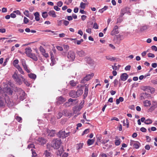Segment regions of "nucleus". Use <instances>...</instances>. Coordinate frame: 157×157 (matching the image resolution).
I'll return each instance as SVG.
<instances>
[{"label": "nucleus", "mask_w": 157, "mask_h": 157, "mask_svg": "<svg viewBox=\"0 0 157 157\" xmlns=\"http://www.w3.org/2000/svg\"><path fill=\"white\" fill-rule=\"evenodd\" d=\"M12 77L17 83L19 85L21 84L22 81L24 80V78L22 75H18L16 71L14 72Z\"/></svg>", "instance_id": "nucleus-1"}, {"label": "nucleus", "mask_w": 157, "mask_h": 157, "mask_svg": "<svg viewBox=\"0 0 157 157\" xmlns=\"http://www.w3.org/2000/svg\"><path fill=\"white\" fill-rule=\"evenodd\" d=\"M13 93V91L9 87L4 88L3 90L0 89V93L2 94L3 97H7L8 95H11Z\"/></svg>", "instance_id": "nucleus-2"}, {"label": "nucleus", "mask_w": 157, "mask_h": 157, "mask_svg": "<svg viewBox=\"0 0 157 157\" xmlns=\"http://www.w3.org/2000/svg\"><path fill=\"white\" fill-rule=\"evenodd\" d=\"M61 143V141L60 140H54L51 143V146L54 149H57L59 147Z\"/></svg>", "instance_id": "nucleus-3"}, {"label": "nucleus", "mask_w": 157, "mask_h": 157, "mask_svg": "<svg viewBox=\"0 0 157 157\" xmlns=\"http://www.w3.org/2000/svg\"><path fill=\"white\" fill-rule=\"evenodd\" d=\"M18 92L19 94V99L21 101H23L26 98V94L25 91L21 89L18 88L17 89Z\"/></svg>", "instance_id": "nucleus-4"}, {"label": "nucleus", "mask_w": 157, "mask_h": 157, "mask_svg": "<svg viewBox=\"0 0 157 157\" xmlns=\"http://www.w3.org/2000/svg\"><path fill=\"white\" fill-rule=\"evenodd\" d=\"M94 75V74L93 73L87 75L86 77L81 80V83H85L87 81L89 80Z\"/></svg>", "instance_id": "nucleus-5"}, {"label": "nucleus", "mask_w": 157, "mask_h": 157, "mask_svg": "<svg viewBox=\"0 0 157 157\" xmlns=\"http://www.w3.org/2000/svg\"><path fill=\"white\" fill-rule=\"evenodd\" d=\"M67 57L69 61H73L75 58V54L72 51H70L67 54Z\"/></svg>", "instance_id": "nucleus-6"}, {"label": "nucleus", "mask_w": 157, "mask_h": 157, "mask_svg": "<svg viewBox=\"0 0 157 157\" xmlns=\"http://www.w3.org/2000/svg\"><path fill=\"white\" fill-rule=\"evenodd\" d=\"M70 132L66 133L65 131H60L58 133V136L59 138H65L69 135Z\"/></svg>", "instance_id": "nucleus-7"}, {"label": "nucleus", "mask_w": 157, "mask_h": 157, "mask_svg": "<svg viewBox=\"0 0 157 157\" xmlns=\"http://www.w3.org/2000/svg\"><path fill=\"white\" fill-rule=\"evenodd\" d=\"M140 145V144L138 141L130 140V145L131 146H133L136 149H138Z\"/></svg>", "instance_id": "nucleus-8"}, {"label": "nucleus", "mask_w": 157, "mask_h": 157, "mask_svg": "<svg viewBox=\"0 0 157 157\" xmlns=\"http://www.w3.org/2000/svg\"><path fill=\"white\" fill-rule=\"evenodd\" d=\"M118 28V27L117 25H115L114 26L113 30L111 31L110 34L112 36H114L116 34H118L119 32Z\"/></svg>", "instance_id": "nucleus-9"}, {"label": "nucleus", "mask_w": 157, "mask_h": 157, "mask_svg": "<svg viewBox=\"0 0 157 157\" xmlns=\"http://www.w3.org/2000/svg\"><path fill=\"white\" fill-rule=\"evenodd\" d=\"M128 75L126 73H124L121 74L120 77V79L123 81H126L128 78Z\"/></svg>", "instance_id": "nucleus-10"}, {"label": "nucleus", "mask_w": 157, "mask_h": 157, "mask_svg": "<svg viewBox=\"0 0 157 157\" xmlns=\"http://www.w3.org/2000/svg\"><path fill=\"white\" fill-rule=\"evenodd\" d=\"M6 97L3 98L2 96H0V106H3L5 105L6 104Z\"/></svg>", "instance_id": "nucleus-11"}, {"label": "nucleus", "mask_w": 157, "mask_h": 157, "mask_svg": "<svg viewBox=\"0 0 157 157\" xmlns=\"http://www.w3.org/2000/svg\"><path fill=\"white\" fill-rule=\"evenodd\" d=\"M57 102L60 104H62L66 101V99L62 96H60L57 98Z\"/></svg>", "instance_id": "nucleus-12"}, {"label": "nucleus", "mask_w": 157, "mask_h": 157, "mask_svg": "<svg viewBox=\"0 0 157 157\" xmlns=\"http://www.w3.org/2000/svg\"><path fill=\"white\" fill-rule=\"evenodd\" d=\"M6 103L9 107H11L13 105V102L8 97H6Z\"/></svg>", "instance_id": "nucleus-13"}, {"label": "nucleus", "mask_w": 157, "mask_h": 157, "mask_svg": "<svg viewBox=\"0 0 157 157\" xmlns=\"http://www.w3.org/2000/svg\"><path fill=\"white\" fill-rule=\"evenodd\" d=\"M76 53L78 56L79 57H83L85 56L86 53L85 52L82 50H77Z\"/></svg>", "instance_id": "nucleus-14"}, {"label": "nucleus", "mask_w": 157, "mask_h": 157, "mask_svg": "<svg viewBox=\"0 0 157 157\" xmlns=\"http://www.w3.org/2000/svg\"><path fill=\"white\" fill-rule=\"evenodd\" d=\"M85 89L84 90V93L83 95L84 98L85 99L88 95V85L86 84L85 85Z\"/></svg>", "instance_id": "nucleus-15"}, {"label": "nucleus", "mask_w": 157, "mask_h": 157, "mask_svg": "<svg viewBox=\"0 0 157 157\" xmlns=\"http://www.w3.org/2000/svg\"><path fill=\"white\" fill-rule=\"evenodd\" d=\"M63 115L66 117H71V116L72 113L70 112L69 110L64 109L63 111Z\"/></svg>", "instance_id": "nucleus-16"}, {"label": "nucleus", "mask_w": 157, "mask_h": 157, "mask_svg": "<svg viewBox=\"0 0 157 157\" xmlns=\"http://www.w3.org/2000/svg\"><path fill=\"white\" fill-rule=\"evenodd\" d=\"M69 95L70 97L73 98H77L76 92L74 90H72L69 93Z\"/></svg>", "instance_id": "nucleus-17"}, {"label": "nucleus", "mask_w": 157, "mask_h": 157, "mask_svg": "<svg viewBox=\"0 0 157 157\" xmlns=\"http://www.w3.org/2000/svg\"><path fill=\"white\" fill-rule=\"evenodd\" d=\"M37 141L39 144L41 145L44 144L46 143V140L42 137L39 138L38 139Z\"/></svg>", "instance_id": "nucleus-18"}, {"label": "nucleus", "mask_w": 157, "mask_h": 157, "mask_svg": "<svg viewBox=\"0 0 157 157\" xmlns=\"http://www.w3.org/2000/svg\"><path fill=\"white\" fill-rule=\"evenodd\" d=\"M144 90L145 91H147L148 92L152 93L151 91L154 90V88H151V87L148 86L144 87Z\"/></svg>", "instance_id": "nucleus-19"}, {"label": "nucleus", "mask_w": 157, "mask_h": 157, "mask_svg": "<svg viewBox=\"0 0 157 157\" xmlns=\"http://www.w3.org/2000/svg\"><path fill=\"white\" fill-rule=\"evenodd\" d=\"M25 53L27 56H29L31 54L32 50L30 47H28L25 49Z\"/></svg>", "instance_id": "nucleus-20"}, {"label": "nucleus", "mask_w": 157, "mask_h": 157, "mask_svg": "<svg viewBox=\"0 0 157 157\" xmlns=\"http://www.w3.org/2000/svg\"><path fill=\"white\" fill-rule=\"evenodd\" d=\"M51 63H50V65L52 66H53L56 63V61L54 58V56L52 53L51 54Z\"/></svg>", "instance_id": "nucleus-21"}, {"label": "nucleus", "mask_w": 157, "mask_h": 157, "mask_svg": "<svg viewBox=\"0 0 157 157\" xmlns=\"http://www.w3.org/2000/svg\"><path fill=\"white\" fill-rule=\"evenodd\" d=\"M48 15L53 17H56V15L55 13V12L54 10H50L48 12Z\"/></svg>", "instance_id": "nucleus-22"}, {"label": "nucleus", "mask_w": 157, "mask_h": 157, "mask_svg": "<svg viewBox=\"0 0 157 157\" xmlns=\"http://www.w3.org/2000/svg\"><path fill=\"white\" fill-rule=\"evenodd\" d=\"M29 57L32 58L35 61H36L38 60L37 57L34 54L31 53Z\"/></svg>", "instance_id": "nucleus-23"}, {"label": "nucleus", "mask_w": 157, "mask_h": 157, "mask_svg": "<svg viewBox=\"0 0 157 157\" xmlns=\"http://www.w3.org/2000/svg\"><path fill=\"white\" fill-rule=\"evenodd\" d=\"M35 18V20L37 21H38L40 20V15L38 12H36L34 13Z\"/></svg>", "instance_id": "nucleus-24"}, {"label": "nucleus", "mask_w": 157, "mask_h": 157, "mask_svg": "<svg viewBox=\"0 0 157 157\" xmlns=\"http://www.w3.org/2000/svg\"><path fill=\"white\" fill-rule=\"evenodd\" d=\"M76 92L77 97H78L81 96L83 94V91L82 89H80L78 90Z\"/></svg>", "instance_id": "nucleus-25"}, {"label": "nucleus", "mask_w": 157, "mask_h": 157, "mask_svg": "<svg viewBox=\"0 0 157 157\" xmlns=\"http://www.w3.org/2000/svg\"><path fill=\"white\" fill-rule=\"evenodd\" d=\"M95 140L94 139H88L87 141V144L88 146L93 144Z\"/></svg>", "instance_id": "nucleus-26"}, {"label": "nucleus", "mask_w": 157, "mask_h": 157, "mask_svg": "<svg viewBox=\"0 0 157 157\" xmlns=\"http://www.w3.org/2000/svg\"><path fill=\"white\" fill-rule=\"evenodd\" d=\"M144 104L145 106L148 107L151 105V103L148 100H146L144 102Z\"/></svg>", "instance_id": "nucleus-27"}, {"label": "nucleus", "mask_w": 157, "mask_h": 157, "mask_svg": "<svg viewBox=\"0 0 157 157\" xmlns=\"http://www.w3.org/2000/svg\"><path fill=\"white\" fill-rule=\"evenodd\" d=\"M83 145V143L77 144L76 145V148L78 150L80 149L82 147Z\"/></svg>", "instance_id": "nucleus-28"}, {"label": "nucleus", "mask_w": 157, "mask_h": 157, "mask_svg": "<svg viewBox=\"0 0 157 157\" xmlns=\"http://www.w3.org/2000/svg\"><path fill=\"white\" fill-rule=\"evenodd\" d=\"M15 67L18 70L21 74L22 75H24V71H23L21 67L19 65Z\"/></svg>", "instance_id": "nucleus-29"}, {"label": "nucleus", "mask_w": 157, "mask_h": 157, "mask_svg": "<svg viewBox=\"0 0 157 157\" xmlns=\"http://www.w3.org/2000/svg\"><path fill=\"white\" fill-rule=\"evenodd\" d=\"M29 77L33 79H35L36 78V75L33 73H30L28 74Z\"/></svg>", "instance_id": "nucleus-30"}, {"label": "nucleus", "mask_w": 157, "mask_h": 157, "mask_svg": "<svg viewBox=\"0 0 157 157\" xmlns=\"http://www.w3.org/2000/svg\"><path fill=\"white\" fill-rule=\"evenodd\" d=\"M156 107H157V102H153L152 105L151 107V109L154 110Z\"/></svg>", "instance_id": "nucleus-31"}, {"label": "nucleus", "mask_w": 157, "mask_h": 157, "mask_svg": "<svg viewBox=\"0 0 157 157\" xmlns=\"http://www.w3.org/2000/svg\"><path fill=\"white\" fill-rule=\"evenodd\" d=\"M98 142H101L102 141V136L101 135H97L96 136Z\"/></svg>", "instance_id": "nucleus-32"}, {"label": "nucleus", "mask_w": 157, "mask_h": 157, "mask_svg": "<svg viewBox=\"0 0 157 157\" xmlns=\"http://www.w3.org/2000/svg\"><path fill=\"white\" fill-rule=\"evenodd\" d=\"M147 28L148 27L147 26L144 25L141 27L140 30L141 31L143 32L147 29Z\"/></svg>", "instance_id": "nucleus-33"}, {"label": "nucleus", "mask_w": 157, "mask_h": 157, "mask_svg": "<svg viewBox=\"0 0 157 157\" xmlns=\"http://www.w3.org/2000/svg\"><path fill=\"white\" fill-rule=\"evenodd\" d=\"M19 63V61L18 59L14 60L13 63V65L15 67H16L17 66L19 65L18 64Z\"/></svg>", "instance_id": "nucleus-34"}, {"label": "nucleus", "mask_w": 157, "mask_h": 157, "mask_svg": "<svg viewBox=\"0 0 157 157\" xmlns=\"http://www.w3.org/2000/svg\"><path fill=\"white\" fill-rule=\"evenodd\" d=\"M23 67L24 69L27 71V73H29L30 72V71L28 68L27 65L26 64L23 65Z\"/></svg>", "instance_id": "nucleus-35"}, {"label": "nucleus", "mask_w": 157, "mask_h": 157, "mask_svg": "<svg viewBox=\"0 0 157 157\" xmlns=\"http://www.w3.org/2000/svg\"><path fill=\"white\" fill-rule=\"evenodd\" d=\"M152 120L151 119H150L146 120H145V121H144L145 124H151L152 123Z\"/></svg>", "instance_id": "nucleus-36"}, {"label": "nucleus", "mask_w": 157, "mask_h": 157, "mask_svg": "<svg viewBox=\"0 0 157 157\" xmlns=\"http://www.w3.org/2000/svg\"><path fill=\"white\" fill-rule=\"evenodd\" d=\"M70 85L72 86H75L77 84L76 82H75L73 80H71L70 82Z\"/></svg>", "instance_id": "nucleus-37"}, {"label": "nucleus", "mask_w": 157, "mask_h": 157, "mask_svg": "<svg viewBox=\"0 0 157 157\" xmlns=\"http://www.w3.org/2000/svg\"><path fill=\"white\" fill-rule=\"evenodd\" d=\"M39 50L41 53L42 54L46 52L45 50L44 49L43 47L41 46H40L39 48Z\"/></svg>", "instance_id": "nucleus-38"}, {"label": "nucleus", "mask_w": 157, "mask_h": 157, "mask_svg": "<svg viewBox=\"0 0 157 157\" xmlns=\"http://www.w3.org/2000/svg\"><path fill=\"white\" fill-rule=\"evenodd\" d=\"M15 119L18 122H22V118L21 117H19L18 116H16L15 117Z\"/></svg>", "instance_id": "nucleus-39"}, {"label": "nucleus", "mask_w": 157, "mask_h": 157, "mask_svg": "<svg viewBox=\"0 0 157 157\" xmlns=\"http://www.w3.org/2000/svg\"><path fill=\"white\" fill-rule=\"evenodd\" d=\"M105 57L107 59L111 61H113L115 60V59L114 58V57L111 56H106Z\"/></svg>", "instance_id": "nucleus-40"}, {"label": "nucleus", "mask_w": 157, "mask_h": 157, "mask_svg": "<svg viewBox=\"0 0 157 157\" xmlns=\"http://www.w3.org/2000/svg\"><path fill=\"white\" fill-rule=\"evenodd\" d=\"M86 61L87 63H88V64H91L93 63V61L90 58H88L86 59Z\"/></svg>", "instance_id": "nucleus-41"}, {"label": "nucleus", "mask_w": 157, "mask_h": 157, "mask_svg": "<svg viewBox=\"0 0 157 157\" xmlns=\"http://www.w3.org/2000/svg\"><path fill=\"white\" fill-rule=\"evenodd\" d=\"M55 133V130H52L50 131L49 133L48 134V135L50 136H53Z\"/></svg>", "instance_id": "nucleus-42"}, {"label": "nucleus", "mask_w": 157, "mask_h": 157, "mask_svg": "<svg viewBox=\"0 0 157 157\" xmlns=\"http://www.w3.org/2000/svg\"><path fill=\"white\" fill-rule=\"evenodd\" d=\"M63 149H60L59 150H58L57 152V155L60 156L63 153Z\"/></svg>", "instance_id": "nucleus-43"}, {"label": "nucleus", "mask_w": 157, "mask_h": 157, "mask_svg": "<svg viewBox=\"0 0 157 157\" xmlns=\"http://www.w3.org/2000/svg\"><path fill=\"white\" fill-rule=\"evenodd\" d=\"M86 5V3H84L82 2L80 3V7L82 9H84L85 8Z\"/></svg>", "instance_id": "nucleus-44"}, {"label": "nucleus", "mask_w": 157, "mask_h": 157, "mask_svg": "<svg viewBox=\"0 0 157 157\" xmlns=\"http://www.w3.org/2000/svg\"><path fill=\"white\" fill-rule=\"evenodd\" d=\"M42 16L44 18H46L48 16L47 13L46 12H43L42 13Z\"/></svg>", "instance_id": "nucleus-45"}, {"label": "nucleus", "mask_w": 157, "mask_h": 157, "mask_svg": "<svg viewBox=\"0 0 157 157\" xmlns=\"http://www.w3.org/2000/svg\"><path fill=\"white\" fill-rule=\"evenodd\" d=\"M44 154L46 156L48 157L50 156L51 153L47 151H45L44 152Z\"/></svg>", "instance_id": "nucleus-46"}, {"label": "nucleus", "mask_w": 157, "mask_h": 157, "mask_svg": "<svg viewBox=\"0 0 157 157\" xmlns=\"http://www.w3.org/2000/svg\"><path fill=\"white\" fill-rule=\"evenodd\" d=\"M24 82V83L28 86H29L30 85V83L27 81H26L25 79L24 78V80H23V81Z\"/></svg>", "instance_id": "nucleus-47"}, {"label": "nucleus", "mask_w": 157, "mask_h": 157, "mask_svg": "<svg viewBox=\"0 0 157 157\" xmlns=\"http://www.w3.org/2000/svg\"><path fill=\"white\" fill-rule=\"evenodd\" d=\"M32 153V157H36V154L35 152V151L33 149H31Z\"/></svg>", "instance_id": "nucleus-48"}, {"label": "nucleus", "mask_w": 157, "mask_h": 157, "mask_svg": "<svg viewBox=\"0 0 157 157\" xmlns=\"http://www.w3.org/2000/svg\"><path fill=\"white\" fill-rule=\"evenodd\" d=\"M24 14L27 17H29V11L27 10H25L24 12Z\"/></svg>", "instance_id": "nucleus-49"}, {"label": "nucleus", "mask_w": 157, "mask_h": 157, "mask_svg": "<svg viewBox=\"0 0 157 157\" xmlns=\"http://www.w3.org/2000/svg\"><path fill=\"white\" fill-rule=\"evenodd\" d=\"M63 115V113L61 112H59L57 116V118L58 119H60L62 117Z\"/></svg>", "instance_id": "nucleus-50"}, {"label": "nucleus", "mask_w": 157, "mask_h": 157, "mask_svg": "<svg viewBox=\"0 0 157 157\" xmlns=\"http://www.w3.org/2000/svg\"><path fill=\"white\" fill-rule=\"evenodd\" d=\"M121 143V142L120 141V140H116L115 142V145L116 146L119 145Z\"/></svg>", "instance_id": "nucleus-51"}, {"label": "nucleus", "mask_w": 157, "mask_h": 157, "mask_svg": "<svg viewBox=\"0 0 157 157\" xmlns=\"http://www.w3.org/2000/svg\"><path fill=\"white\" fill-rule=\"evenodd\" d=\"M89 132V129H85L83 132L82 135H83L85 134L88 133Z\"/></svg>", "instance_id": "nucleus-52"}, {"label": "nucleus", "mask_w": 157, "mask_h": 157, "mask_svg": "<svg viewBox=\"0 0 157 157\" xmlns=\"http://www.w3.org/2000/svg\"><path fill=\"white\" fill-rule=\"evenodd\" d=\"M29 21V19L26 17H25L24 18V23L26 24H27Z\"/></svg>", "instance_id": "nucleus-53"}, {"label": "nucleus", "mask_w": 157, "mask_h": 157, "mask_svg": "<svg viewBox=\"0 0 157 157\" xmlns=\"http://www.w3.org/2000/svg\"><path fill=\"white\" fill-rule=\"evenodd\" d=\"M63 4V3L62 2L60 1L58 2L57 3V5L58 6L61 7Z\"/></svg>", "instance_id": "nucleus-54"}, {"label": "nucleus", "mask_w": 157, "mask_h": 157, "mask_svg": "<svg viewBox=\"0 0 157 157\" xmlns=\"http://www.w3.org/2000/svg\"><path fill=\"white\" fill-rule=\"evenodd\" d=\"M148 57L154 58L155 57L154 55L152 53H149L147 54Z\"/></svg>", "instance_id": "nucleus-55"}, {"label": "nucleus", "mask_w": 157, "mask_h": 157, "mask_svg": "<svg viewBox=\"0 0 157 157\" xmlns=\"http://www.w3.org/2000/svg\"><path fill=\"white\" fill-rule=\"evenodd\" d=\"M63 24L65 26H67L69 25V22L68 21L65 20H63Z\"/></svg>", "instance_id": "nucleus-56"}, {"label": "nucleus", "mask_w": 157, "mask_h": 157, "mask_svg": "<svg viewBox=\"0 0 157 157\" xmlns=\"http://www.w3.org/2000/svg\"><path fill=\"white\" fill-rule=\"evenodd\" d=\"M109 141V139L107 140H102L101 142L102 144H105Z\"/></svg>", "instance_id": "nucleus-57"}, {"label": "nucleus", "mask_w": 157, "mask_h": 157, "mask_svg": "<svg viewBox=\"0 0 157 157\" xmlns=\"http://www.w3.org/2000/svg\"><path fill=\"white\" fill-rule=\"evenodd\" d=\"M98 25L96 23H95L93 25V28L96 29H98Z\"/></svg>", "instance_id": "nucleus-58"}, {"label": "nucleus", "mask_w": 157, "mask_h": 157, "mask_svg": "<svg viewBox=\"0 0 157 157\" xmlns=\"http://www.w3.org/2000/svg\"><path fill=\"white\" fill-rule=\"evenodd\" d=\"M63 21V20H58L57 21V25L58 26H61L62 23V21Z\"/></svg>", "instance_id": "nucleus-59"}, {"label": "nucleus", "mask_w": 157, "mask_h": 157, "mask_svg": "<svg viewBox=\"0 0 157 157\" xmlns=\"http://www.w3.org/2000/svg\"><path fill=\"white\" fill-rule=\"evenodd\" d=\"M21 63L22 66L26 64L25 60L24 59H21Z\"/></svg>", "instance_id": "nucleus-60"}, {"label": "nucleus", "mask_w": 157, "mask_h": 157, "mask_svg": "<svg viewBox=\"0 0 157 157\" xmlns=\"http://www.w3.org/2000/svg\"><path fill=\"white\" fill-rule=\"evenodd\" d=\"M131 67L130 65L127 66L125 68L126 71H129L130 70Z\"/></svg>", "instance_id": "nucleus-61"}, {"label": "nucleus", "mask_w": 157, "mask_h": 157, "mask_svg": "<svg viewBox=\"0 0 157 157\" xmlns=\"http://www.w3.org/2000/svg\"><path fill=\"white\" fill-rule=\"evenodd\" d=\"M151 82L154 84L157 85V79L152 80H151Z\"/></svg>", "instance_id": "nucleus-62"}, {"label": "nucleus", "mask_w": 157, "mask_h": 157, "mask_svg": "<svg viewBox=\"0 0 157 157\" xmlns=\"http://www.w3.org/2000/svg\"><path fill=\"white\" fill-rule=\"evenodd\" d=\"M54 9L57 11H59L60 10V8L58 7V6H54Z\"/></svg>", "instance_id": "nucleus-63"}, {"label": "nucleus", "mask_w": 157, "mask_h": 157, "mask_svg": "<svg viewBox=\"0 0 157 157\" xmlns=\"http://www.w3.org/2000/svg\"><path fill=\"white\" fill-rule=\"evenodd\" d=\"M151 48L153 50L155 51H157V48L155 45L152 46Z\"/></svg>", "instance_id": "nucleus-64"}]
</instances>
